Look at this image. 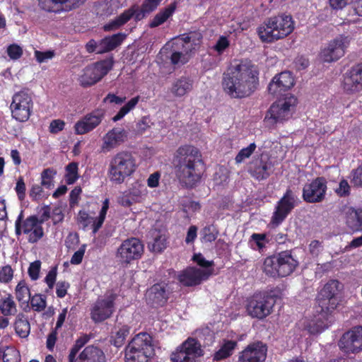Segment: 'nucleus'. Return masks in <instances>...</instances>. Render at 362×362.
Masks as SVG:
<instances>
[{
	"label": "nucleus",
	"mask_w": 362,
	"mask_h": 362,
	"mask_svg": "<svg viewBox=\"0 0 362 362\" xmlns=\"http://www.w3.org/2000/svg\"><path fill=\"white\" fill-rule=\"evenodd\" d=\"M173 164L177 180L182 186L187 189L195 187L205 172L201 151L189 144L178 147L173 155Z\"/></svg>",
	"instance_id": "nucleus-1"
},
{
	"label": "nucleus",
	"mask_w": 362,
	"mask_h": 362,
	"mask_svg": "<svg viewBox=\"0 0 362 362\" xmlns=\"http://www.w3.org/2000/svg\"><path fill=\"white\" fill-rule=\"evenodd\" d=\"M258 75V71L251 64H240L230 67L223 74V88L233 98L248 97L257 88Z\"/></svg>",
	"instance_id": "nucleus-2"
},
{
	"label": "nucleus",
	"mask_w": 362,
	"mask_h": 362,
	"mask_svg": "<svg viewBox=\"0 0 362 362\" xmlns=\"http://www.w3.org/2000/svg\"><path fill=\"white\" fill-rule=\"evenodd\" d=\"M139 167L135 154L128 150L116 153L110 160L107 176L114 184L121 185L127 177L132 176Z\"/></svg>",
	"instance_id": "nucleus-3"
},
{
	"label": "nucleus",
	"mask_w": 362,
	"mask_h": 362,
	"mask_svg": "<svg viewBox=\"0 0 362 362\" xmlns=\"http://www.w3.org/2000/svg\"><path fill=\"white\" fill-rule=\"evenodd\" d=\"M294 30V22L290 15H278L267 18L257 28L262 42L271 43L289 35Z\"/></svg>",
	"instance_id": "nucleus-4"
},
{
	"label": "nucleus",
	"mask_w": 362,
	"mask_h": 362,
	"mask_svg": "<svg viewBox=\"0 0 362 362\" xmlns=\"http://www.w3.org/2000/svg\"><path fill=\"white\" fill-rule=\"evenodd\" d=\"M279 298L274 289L255 292L247 298L246 312L252 318L264 320L272 313Z\"/></svg>",
	"instance_id": "nucleus-5"
},
{
	"label": "nucleus",
	"mask_w": 362,
	"mask_h": 362,
	"mask_svg": "<svg viewBox=\"0 0 362 362\" xmlns=\"http://www.w3.org/2000/svg\"><path fill=\"white\" fill-rule=\"evenodd\" d=\"M298 261L293 256L291 250H285L266 257L262 269L270 277H286L291 275L298 267Z\"/></svg>",
	"instance_id": "nucleus-6"
},
{
	"label": "nucleus",
	"mask_w": 362,
	"mask_h": 362,
	"mask_svg": "<svg viewBox=\"0 0 362 362\" xmlns=\"http://www.w3.org/2000/svg\"><path fill=\"white\" fill-rule=\"evenodd\" d=\"M155 355L153 337L147 332L136 334L125 348L126 362H148Z\"/></svg>",
	"instance_id": "nucleus-7"
},
{
	"label": "nucleus",
	"mask_w": 362,
	"mask_h": 362,
	"mask_svg": "<svg viewBox=\"0 0 362 362\" xmlns=\"http://www.w3.org/2000/svg\"><path fill=\"white\" fill-rule=\"evenodd\" d=\"M342 284L337 279L329 280L319 291L317 303L318 312L325 318L331 315L342 301Z\"/></svg>",
	"instance_id": "nucleus-8"
},
{
	"label": "nucleus",
	"mask_w": 362,
	"mask_h": 362,
	"mask_svg": "<svg viewBox=\"0 0 362 362\" xmlns=\"http://www.w3.org/2000/svg\"><path fill=\"white\" fill-rule=\"evenodd\" d=\"M297 103V98L294 95H286L284 99L272 103L267 112L264 120L272 126L288 120L291 117Z\"/></svg>",
	"instance_id": "nucleus-9"
},
{
	"label": "nucleus",
	"mask_w": 362,
	"mask_h": 362,
	"mask_svg": "<svg viewBox=\"0 0 362 362\" xmlns=\"http://www.w3.org/2000/svg\"><path fill=\"white\" fill-rule=\"evenodd\" d=\"M144 250V244L139 238H130L122 241L117 250L115 257L119 265L127 267L134 261L139 259Z\"/></svg>",
	"instance_id": "nucleus-10"
},
{
	"label": "nucleus",
	"mask_w": 362,
	"mask_h": 362,
	"mask_svg": "<svg viewBox=\"0 0 362 362\" xmlns=\"http://www.w3.org/2000/svg\"><path fill=\"white\" fill-rule=\"evenodd\" d=\"M33 101L28 90L16 93L10 105L12 117L18 122H27L33 112Z\"/></svg>",
	"instance_id": "nucleus-11"
},
{
	"label": "nucleus",
	"mask_w": 362,
	"mask_h": 362,
	"mask_svg": "<svg viewBox=\"0 0 362 362\" xmlns=\"http://www.w3.org/2000/svg\"><path fill=\"white\" fill-rule=\"evenodd\" d=\"M298 204L297 196L290 188H288L275 205L270 224L273 227L281 225Z\"/></svg>",
	"instance_id": "nucleus-12"
},
{
	"label": "nucleus",
	"mask_w": 362,
	"mask_h": 362,
	"mask_svg": "<svg viewBox=\"0 0 362 362\" xmlns=\"http://www.w3.org/2000/svg\"><path fill=\"white\" fill-rule=\"evenodd\" d=\"M203 356L200 342L195 338L189 337L170 354L171 362H197V358Z\"/></svg>",
	"instance_id": "nucleus-13"
},
{
	"label": "nucleus",
	"mask_w": 362,
	"mask_h": 362,
	"mask_svg": "<svg viewBox=\"0 0 362 362\" xmlns=\"http://www.w3.org/2000/svg\"><path fill=\"white\" fill-rule=\"evenodd\" d=\"M112 63L103 60L88 66L80 76L79 81L81 86L86 88L100 81L112 69Z\"/></svg>",
	"instance_id": "nucleus-14"
},
{
	"label": "nucleus",
	"mask_w": 362,
	"mask_h": 362,
	"mask_svg": "<svg viewBox=\"0 0 362 362\" xmlns=\"http://www.w3.org/2000/svg\"><path fill=\"white\" fill-rule=\"evenodd\" d=\"M338 346L346 354H356L362 351V326L357 325L344 332Z\"/></svg>",
	"instance_id": "nucleus-15"
},
{
	"label": "nucleus",
	"mask_w": 362,
	"mask_h": 362,
	"mask_svg": "<svg viewBox=\"0 0 362 362\" xmlns=\"http://www.w3.org/2000/svg\"><path fill=\"white\" fill-rule=\"evenodd\" d=\"M327 182L324 177H317L304 185L303 199L310 204L319 203L325 199Z\"/></svg>",
	"instance_id": "nucleus-16"
},
{
	"label": "nucleus",
	"mask_w": 362,
	"mask_h": 362,
	"mask_svg": "<svg viewBox=\"0 0 362 362\" xmlns=\"http://www.w3.org/2000/svg\"><path fill=\"white\" fill-rule=\"evenodd\" d=\"M341 87L348 95H355L362 92V62L351 66L343 75Z\"/></svg>",
	"instance_id": "nucleus-17"
},
{
	"label": "nucleus",
	"mask_w": 362,
	"mask_h": 362,
	"mask_svg": "<svg viewBox=\"0 0 362 362\" xmlns=\"http://www.w3.org/2000/svg\"><path fill=\"white\" fill-rule=\"evenodd\" d=\"M214 269H202L196 267H187L180 271L177 279L185 287H192L200 285L212 275Z\"/></svg>",
	"instance_id": "nucleus-18"
},
{
	"label": "nucleus",
	"mask_w": 362,
	"mask_h": 362,
	"mask_svg": "<svg viewBox=\"0 0 362 362\" xmlns=\"http://www.w3.org/2000/svg\"><path fill=\"white\" fill-rule=\"evenodd\" d=\"M117 294L111 291L103 299H98L91 310V318L95 322H103L109 318L114 312L115 301Z\"/></svg>",
	"instance_id": "nucleus-19"
},
{
	"label": "nucleus",
	"mask_w": 362,
	"mask_h": 362,
	"mask_svg": "<svg viewBox=\"0 0 362 362\" xmlns=\"http://www.w3.org/2000/svg\"><path fill=\"white\" fill-rule=\"evenodd\" d=\"M350 42L348 36L340 35L330 41L327 47L320 53L322 59L325 62H335L342 57L345 54V49Z\"/></svg>",
	"instance_id": "nucleus-20"
},
{
	"label": "nucleus",
	"mask_w": 362,
	"mask_h": 362,
	"mask_svg": "<svg viewBox=\"0 0 362 362\" xmlns=\"http://www.w3.org/2000/svg\"><path fill=\"white\" fill-rule=\"evenodd\" d=\"M273 172L274 163L267 155L261 154L250 163L249 173L258 181L267 180Z\"/></svg>",
	"instance_id": "nucleus-21"
},
{
	"label": "nucleus",
	"mask_w": 362,
	"mask_h": 362,
	"mask_svg": "<svg viewBox=\"0 0 362 362\" xmlns=\"http://www.w3.org/2000/svg\"><path fill=\"white\" fill-rule=\"evenodd\" d=\"M267 347L261 341L247 345L239 354L238 362H264L267 358Z\"/></svg>",
	"instance_id": "nucleus-22"
},
{
	"label": "nucleus",
	"mask_w": 362,
	"mask_h": 362,
	"mask_svg": "<svg viewBox=\"0 0 362 362\" xmlns=\"http://www.w3.org/2000/svg\"><path fill=\"white\" fill-rule=\"evenodd\" d=\"M294 86V78L290 71H282L276 74L268 86V91L276 97L284 95Z\"/></svg>",
	"instance_id": "nucleus-23"
},
{
	"label": "nucleus",
	"mask_w": 362,
	"mask_h": 362,
	"mask_svg": "<svg viewBox=\"0 0 362 362\" xmlns=\"http://www.w3.org/2000/svg\"><path fill=\"white\" fill-rule=\"evenodd\" d=\"M104 117L105 114L100 110H95L86 115L76 122L74 125L76 134H85L93 131L101 123Z\"/></svg>",
	"instance_id": "nucleus-24"
},
{
	"label": "nucleus",
	"mask_w": 362,
	"mask_h": 362,
	"mask_svg": "<svg viewBox=\"0 0 362 362\" xmlns=\"http://www.w3.org/2000/svg\"><path fill=\"white\" fill-rule=\"evenodd\" d=\"M86 0H38V6L49 13H59L71 11L83 4Z\"/></svg>",
	"instance_id": "nucleus-25"
},
{
	"label": "nucleus",
	"mask_w": 362,
	"mask_h": 362,
	"mask_svg": "<svg viewBox=\"0 0 362 362\" xmlns=\"http://www.w3.org/2000/svg\"><path fill=\"white\" fill-rule=\"evenodd\" d=\"M169 298L167 285L157 283L150 287L146 293V302L153 308L164 306Z\"/></svg>",
	"instance_id": "nucleus-26"
},
{
	"label": "nucleus",
	"mask_w": 362,
	"mask_h": 362,
	"mask_svg": "<svg viewBox=\"0 0 362 362\" xmlns=\"http://www.w3.org/2000/svg\"><path fill=\"white\" fill-rule=\"evenodd\" d=\"M127 137V133L124 129H112L108 131L103 137L101 151L107 153L118 147L124 142Z\"/></svg>",
	"instance_id": "nucleus-27"
},
{
	"label": "nucleus",
	"mask_w": 362,
	"mask_h": 362,
	"mask_svg": "<svg viewBox=\"0 0 362 362\" xmlns=\"http://www.w3.org/2000/svg\"><path fill=\"white\" fill-rule=\"evenodd\" d=\"M39 225L38 218L36 216H30L23 219V214L21 211L15 221L16 235L18 238L22 234L28 233L29 230Z\"/></svg>",
	"instance_id": "nucleus-28"
},
{
	"label": "nucleus",
	"mask_w": 362,
	"mask_h": 362,
	"mask_svg": "<svg viewBox=\"0 0 362 362\" xmlns=\"http://www.w3.org/2000/svg\"><path fill=\"white\" fill-rule=\"evenodd\" d=\"M78 359L86 362H107L103 351L93 345L86 346L79 354Z\"/></svg>",
	"instance_id": "nucleus-29"
},
{
	"label": "nucleus",
	"mask_w": 362,
	"mask_h": 362,
	"mask_svg": "<svg viewBox=\"0 0 362 362\" xmlns=\"http://www.w3.org/2000/svg\"><path fill=\"white\" fill-rule=\"evenodd\" d=\"M126 37V34L122 33L105 37L100 42L98 53H105L115 49L122 43Z\"/></svg>",
	"instance_id": "nucleus-30"
},
{
	"label": "nucleus",
	"mask_w": 362,
	"mask_h": 362,
	"mask_svg": "<svg viewBox=\"0 0 362 362\" xmlns=\"http://www.w3.org/2000/svg\"><path fill=\"white\" fill-rule=\"evenodd\" d=\"M177 8V2L173 1L167 7L161 9L149 23V27L154 28L163 24L168 18L173 16Z\"/></svg>",
	"instance_id": "nucleus-31"
},
{
	"label": "nucleus",
	"mask_w": 362,
	"mask_h": 362,
	"mask_svg": "<svg viewBox=\"0 0 362 362\" xmlns=\"http://www.w3.org/2000/svg\"><path fill=\"white\" fill-rule=\"evenodd\" d=\"M14 329L16 334L21 338H26L30 332V325L28 317L20 313L16 315L14 322Z\"/></svg>",
	"instance_id": "nucleus-32"
},
{
	"label": "nucleus",
	"mask_w": 362,
	"mask_h": 362,
	"mask_svg": "<svg viewBox=\"0 0 362 362\" xmlns=\"http://www.w3.org/2000/svg\"><path fill=\"white\" fill-rule=\"evenodd\" d=\"M17 312V304L11 293H7L0 299V314L4 316H14Z\"/></svg>",
	"instance_id": "nucleus-33"
},
{
	"label": "nucleus",
	"mask_w": 362,
	"mask_h": 362,
	"mask_svg": "<svg viewBox=\"0 0 362 362\" xmlns=\"http://www.w3.org/2000/svg\"><path fill=\"white\" fill-rule=\"evenodd\" d=\"M237 346L236 341L225 340L220 349L214 354L213 360L218 361L230 357Z\"/></svg>",
	"instance_id": "nucleus-34"
},
{
	"label": "nucleus",
	"mask_w": 362,
	"mask_h": 362,
	"mask_svg": "<svg viewBox=\"0 0 362 362\" xmlns=\"http://www.w3.org/2000/svg\"><path fill=\"white\" fill-rule=\"evenodd\" d=\"M133 17V12L131 10H125L115 19L105 24L103 27L105 31H112L119 29L126 24Z\"/></svg>",
	"instance_id": "nucleus-35"
},
{
	"label": "nucleus",
	"mask_w": 362,
	"mask_h": 362,
	"mask_svg": "<svg viewBox=\"0 0 362 362\" xmlns=\"http://www.w3.org/2000/svg\"><path fill=\"white\" fill-rule=\"evenodd\" d=\"M192 81L186 77H181L173 83L171 91L175 96L181 97L192 90Z\"/></svg>",
	"instance_id": "nucleus-36"
},
{
	"label": "nucleus",
	"mask_w": 362,
	"mask_h": 362,
	"mask_svg": "<svg viewBox=\"0 0 362 362\" xmlns=\"http://www.w3.org/2000/svg\"><path fill=\"white\" fill-rule=\"evenodd\" d=\"M269 242L266 233H254L250 237L248 244L251 249L257 250L260 253L266 249V245Z\"/></svg>",
	"instance_id": "nucleus-37"
},
{
	"label": "nucleus",
	"mask_w": 362,
	"mask_h": 362,
	"mask_svg": "<svg viewBox=\"0 0 362 362\" xmlns=\"http://www.w3.org/2000/svg\"><path fill=\"white\" fill-rule=\"evenodd\" d=\"M15 295L16 300L20 303H28L30 298V290L26 281L21 280L15 288Z\"/></svg>",
	"instance_id": "nucleus-38"
},
{
	"label": "nucleus",
	"mask_w": 362,
	"mask_h": 362,
	"mask_svg": "<svg viewBox=\"0 0 362 362\" xmlns=\"http://www.w3.org/2000/svg\"><path fill=\"white\" fill-rule=\"evenodd\" d=\"M127 192L131 199L136 203L141 202L144 197L146 195L147 189L146 186L139 181H135Z\"/></svg>",
	"instance_id": "nucleus-39"
},
{
	"label": "nucleus",
	"mask_w": 362,
	"mask_h": 362,
	"mask_svg": "<svg viewBox=\"0 0 362 362\" xmlns=\"http://www.w3.org/2000/svg\"><path fill=\"white\" fill-rule=\"evenodd\" d=\"M90 337L86 334L80 336L71 347L68 356V362H76V355L79 351L90 341Z\"/></svg>",
	"instance_id": "nucleus-40"
},
{
	"label": "nucleus",
	"mask_w": 362,
	"mask_h": 362,
	"mask_svg": "<svg viewBox=\"0 0 362 362\" xmlns=\"http://www.w3.org/2000/svg\"><path fill=\"white\" fill-rule=\"evenodd\" d=\"M0 358L3 362H20L21 354L13 346H5L0 348Z\"/></svg>",
	"instance_id": "nucleus-41"
},
{
	"label": "nucleus",
	"mask_w": 362,
	"mask_h": 362,
	"mask_svg": "<svg viewBox=\"0 0 362 362\" xmlns=\"http://www.w3.org/2000/svg\"><path fill=\"white\" fill-rule=\"evenodd\" d=\"M153 243L152 249L156 252H161L167 247V238L164 234H161L160 230H154L152 232Z\"/></svg>",
	"instance_id": "nucleus-42"
},
{
	"label": "nucleus",
	"mask_w": 362,
	"mask_h": 362,
	"mask_svg": "<svg viewBox=\"0 0 362 362\" xmlns=\"http://www.w3.org/2000/svg\"><path fill=\"white\" fill-rule=\"evenodd\" d=\"M130 327L127 325H124L119 329L116 333L111 337V343L115 346L121 347L126 340V338L129 334Z\"/></svg>",
	"instance_id": "nucleus-43"
},
{
	"label": "nucleus",
	"mask_w": 362,
	"mask_h": 362,
	"mask_svg": "<svg viewBox=\"0 0 362 362\" xmlns=\"http://www.w3.org/2000/svg\"><path fill=\"white\" fill-rule=\"evenodd\" d=\"M140 97L139 95L130 99L124 106H122L118 112L112 117L114 122H117L122 119L127 114L133 110L139 101Z\"/></svg>",
	"instance_id": "nucleus-44"
},
{
	"label": "nucleus",
	"mask_w": 362,
	"mask_h": 362,
	"mask_svg": "<svg viewBox=\"0 0 362 362\" xmlns=\"http://www.w3.org/2000/svg\"><path fill=\"white\" fill-rule=\"evenodd\" d=\"M65 180L67 185H73L78 179V164L71 162L66 166Z\"/></svg>",
	"instance_id": "nucleus-45"
},
{
	"label": "nucleus",
	"mask_w": 362,
	"mask_h": 362,
	"mask_svg": "<svg viewBox=\"0 0 362 362\" xmlns=\"http://www.w3.org/2000/svg\"><path fill=\"white\" fill-rule=\"evenodd\" d=\"M57 175V170L52 168H45L41 173L40 185L46 189H52L54 187V178Z\"/></svg>",
	"instance_id": "nucleus-46"
},
{
	"label": "nucleus",
	"mask_w": 362,
	"mask_h": 362,
	"mask_svg": "<svg viewBox=\"0 0 362 362\" xmlns=\"http://www.w3.org/2000/svg\"><path fill=\"white\" fill-rule=\"evenodd\" d=\"M346 224L354 231H359L357 209L349 207L346 211Z\"/></svg>",
	"instance_id": "nucleus-47"
},
{
	"label": "nucleus",
	"mask_w": 362,
	"mask_h": 362,
	"mask_svg": "<svg viewBox=\"0 0 362 362\" xmlns=\"http://www.w3.org/2000/svg\"><path fill=\"white\" fill-rule=\"evenodd\" d=\"M255 143H251L248 146L243 148L236 155L235 162L236 164H240L246 159L249 158L256 150Z\"/></svg>",
	"instance_id": "nucleus-48"
},
{
	"label": "nucleus",
	"mask_w": 362,
	"mask_h": 362,
	"mask_svg": "<svg viewBox=\"0 0 362 362\" xmlns=\"http://www.w3.org/2000/svg\"><path fill=\"white\" fill-rule=\"evenodd\" d=\"M29 301L32 308L37 312L44 310L47 305L45 297L41 294H35L33 296H30Z\"/></svg>",
	"instance_id": "nucleus-49"
},
{
	"label": "nucleus",
	"mask_w": 362,
	"mask_h": 362,
	"mask_svg": "<svg viewBox=\"0 0 362 362\" xmlns=\"http://www.w3.org/2000/svg\"><path fill=\"white\" fill-rule=\"evenodd\" d=\"M25 235H27L28 242L34 244L37 243L43 238L45 233L42 226L39 225L33 230H29L28 233H25Z\"/></svg>",
	"instance_id": "nucleus-50"
},
{
	"label": "nucleus",
	"mask_w": 362,
	"mask_h": 362,
	"mask_svg": "<svg viewBox=\"0 0 362 362\" xmlns=\"http://www.w3.org/2000/svg\"><path fill=\"white\" fill-rule=\"evenodd\" d=\"M14 274V270L9 264L0 267V283L8 284L11 282Z\"/></svg>",
	"instance_id": "nucleus-51"
},
{
	"label": "nucleus",
	"mask_w": 362,
	"mask_h": 362,
	"mask_svg": "<svg viewBox=\"0 0 362 362\" xmlns=\"http://www.w3.org/2000/svg\"><path fill=\"white\" fill-rule=\"evenodd\" d=\"M192 260L203 268L202 269H213L212 267L214 265V261L206 260L200 252L194 254Z\"/></svg>",
	"instance_id": "nucleus-52"
},
{
	"label": "nucleus",
	"mask_w": 362,
	"mask_h": 362,
	"mask_svg": "<svg viewBox=\"0 0 362 362\" xmlns=\"http://www.w3.org/2000/svg\"><path fill=\"white\" fill-rule=\"evenodd\" d=\"M6 53L11 59L18 60L22 57L23 50L20 45L13 43L7 47Z\"/></svg>",
	"instance_id": "nucleus-53"
},
{
	"label": "nucleus",
	"mask_w": 362,
	"mask_h": 362,
	"mask_svg": "<svg viewBox=\"0 0 362 362\" xmlns=\"http://www.w3.org/2000/svg\"><path fill=\"white\" fill-rule=\"evenodd\" d=\"M41 269V262L35 260L31 262L28 269V274L33 281H36L40 277V272Z\"/></svg>",
	"instance_id": "nucleus-54"
},
{
	"label": "nucleus",
	"mask_w": 362,
	"mask_h": 362,
	"mask_svg": "<svg viewBox=\"0 0 362 362\" xmlns=\"http://www.w3.org/2000/svg\"><path fill=\"white\" fill-rule=\"evenodd\" d=\"M351 182L356 187H362V162L356 169L351 173Z\"/></svg>",
	"instance_id": "nucleus-55"
},
{
	"label": "nucleus",
	"mask_w": 362,
	"mask_h": 362,
	"mask_svg": "<svg viewBox=\"0 0 362 362\" xmlns=\"http://www.w3.org/2000/svg\"><path fill=\"white\" fill-rule=\"evenodd\" d=\"M335 193L339 197H346L350 195L351 187L346 180L342 179L340 180L339 187L335 189Z\"/></svg>",
	"instance_id": "nucleus-56"
},
{
	"label": "nucleus",
	"mask_w": 362,
	"mask_h": 362,
	"mask_svg": "<svg viewBox=\"0 0 362 362\" xmlns=\"http://www.w3.org/2000/svg\"><path fill=\"white\" fill-rule=\"evenodd\" d=\"M25 190L26 187L24 179L22 176H20L17 180L15 191L16 192L18 199L21 202L25 199Z\"/></svg>",
	"instance_id": "nucleus-57"
},
{
	"label": "nucleus",
	"mask_w": 362,
	"mask_h": 362,
	"mask_svg": "<svg viewBox=\"0 0 362 362\" xmlns=\"http://www.w3.org/2000/svg\"><path fill=\"white\" fill-rule=\"evenodd\" d=\"M230 46V42L227 37L221 36L217 40L213 49L218 54H221Z\"/></svg>",
	"instance_id": "nucleus-58"
},
{
	"label": "nucleus",
	"mask_w": 362,
	"mask_h": 362,
	"mask_svg": "<svg viewBox=\"0 0 362 362\" xmlns=\"http://www.w3.org/2000/svg\"><path fill=\"white\" fill-rule=\"evenodd\" d=\"M34 54L37 62L39 63H42L48 59H52L55 53L54 50H47L45 52L35 50Z\"/></svg>",
	"instance_id": "nucleus-59"
},
{
	"label": "nucleus",
	"mask_w": 362,
	"mask_h": 362,
	"mask_svg": "<svg viewBox=\"0 0 362 362\" xmlns=\"http://www.w3.org/2000/svg\"><path fill=\"white\" fill-rule=\"evenodd\" d=\"M203 240L206 243L214 242L218 235V232L212 229L211 226H206L203 228Z\"/></svg>",
	"instance_id": "nucleus-60"
},
{
	"label": "nucleus",
	"mask_w": 362,
	"mask_h": 362,
	"mask_svg": "<svg viewBox=\"0 0 362 362\" xmlns=\"http://www.w3.org/2000/svg\"><path fill=\"white\" fill-rule=\"evenodd\" d=\"M42 187L41 185L37 184L31 187L29 191V196L33 201H38L42 198L44 192Z\"/></svg>",
	"instance_id": "nucleus-61"
},
{
	"label": "nucleus",
	"mask_w": 362,
	"mask_h": 362,
	"mask_svg": "<svg viewBox=\"0 0 362 362\" xmlns=\"http://www.w3.org/2000/svg\"><path fill=\"white\" fill-rule=\"evenodd\" d=\"M57 275V267H54L49 271L47 276H45V282L47 284V285L49 289L53 288V287L55 284V282H56Z\"/></svg>",
	"instance_id": "nucleus-62"
},
{
	"label": "nucleus",
	"mask_w": 362,
	"mask_h": 362,
	"mask_svg": "<svg viewBox=\"0 0 362 362\" xmlns=\"http://www.w3.org/2000/svg\"><path fill=\"white\" fill-rule=\"evenodd\" d=\"M82 192V189L80 187H76L73 189L69 194V206L74 208L78 204L80 195Z\"/></svg>",
	"instance_id": "nucleus-63"
},
{
	"label": "nucleus",
	"mask_w": 362,
	"mask_h": 362,
	"mask_svg": "<svg viewBox=\"0 0 362 362\" xmlns=\"http://www.w3.org/2000/svg\"><path fill=\"white\" fill-rule=\"evenodd\" d=\"M93 218L91 217L86 211L80 210L78 214V222L83 225V228L91 224Z\"/></svg>",
	"instance_id": "nucleus-64"
}]
</instances>
